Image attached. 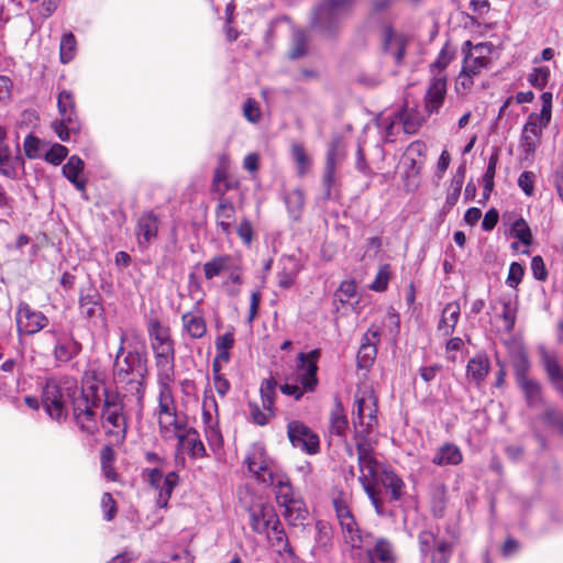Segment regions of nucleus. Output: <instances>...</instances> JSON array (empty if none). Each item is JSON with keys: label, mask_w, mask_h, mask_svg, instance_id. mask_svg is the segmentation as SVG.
<instances>
[{"label": "nucleus", "mask_w": 563, "mask_h": 563, "mask_svg": "<svg viewBox=\"0 0 563 563\" xmlns=\"http://www.w3.org/2000/svg\"><path fill=\"white\" fill-rule=\"evenodd\" d=\"M124 340L125 335L123 334L114 361L113 375L119 384L130 386L137 406L142 409L146 389L147 360L136 350L124 352Z\"/></svg>", "instance_id": "f257e3e1"}, {"label": "nucleus", "mask_w": 563, "mask_h": 563, "mask_svg": "<svg viewBox=\"0 0 563 563\" xmlns=\"http://www.w3.org/2000/svg\"><path fill=\"white\" fill-rule=\"evenodd\" d=\"M77 394V380L69 376L49 378L42 390V405L47 416L63 423L67 420L69 411L67 400L71 404Z\"/></svg>", "instance_id": "f03ea898"}, {"label": "nucleus", "mask_w": 563, "mask_h": 563, "mask_svg": "<svg viewBox=\"0 0 563 563\" xmlns=\"http://www.w3.org/2000/svg\"><path fill=\"white\" fill-rule=\"evenodd\" d=\"M361 476L358 481L378 515L383 514V501L376 489L374 477L377 473V461L367 434H354Z\"/></svg>", "instance_id": "7ed1b4c3"}, {"label": "nucleus", "mask_w": 563, "mask_h": 563, "mask_svg": "<svg viewBox=\"0 0 563 563\" xmlns=\"http://www.w3.org/2000/svg\"><path fill=\"white\" fill-rule=\"evenodd\" d=\"M157 382V422L163 438L172 439V433L185 428V422L178 418L177 405L173 386L175 380Z\"/></svg>", "instance_id": "20e7f679"}, {"label": "nucleus", "mask_w": 563, "mask_h": 563, "mask_svg": "<svg viewBox=\"0 0 563 563\" xmlns=\"http://www.w3.org/2000/svg\"><path fill=\"white\" fill-rule=\"evenodd\" d=\"M58 118L52 123L53 131L63 142H68L71 135L81 131L76 98L73 91L63 89L57 96Z\"/></svg>", "instance_id": "39448f33"}, {"label": "nucleus", "mask_w": 563, "mask_h": 563, "mask_svg": "<svg viewBox=\"0 0 563 563\" xmlns=\"http://www.w3.org/2000/svg\"><path fill=\"white\" fill-rule=\"evenodd\" d=\"M552 93L545 91L541 95L542 108L540 113H530L522 128L520 145L527 155L534 154L540 144L542 130L547 128L552 118Z\"/></svg>", "instance_id": "423d86ee"}, {"label": "nucleus", "mask_w": 563, "mask_h": 563, "mask_svg": "<svg viewBox=\"0 0 563 563\" xmlns=\"http://www.w3.org/2000/svg\"><path fill=\"white\" fill-rule=\"evenodd\" d=\"M378 398L372 388L355 395L356 413L353 417L355 434L369 435L378 426Z\"/></svg>", "instance_id": "0eeeda50"}, {"label": "nucleus", "mask_w": 563, "mask_h": 563, "mask_svg": "<svg viewBox=\"0 0 563 563\" xmlns=\"http://www.w3.org/2000/svg\"><path fill=\"white\" fill-rule=\"evenodd\" d=\"M101 405L76 396L70 404V419L81 434L95 437L99 432L98 409Z\"/></svg>", "instance_id": "6e6552de"}, {"label": "nucleus", "mask_w": 563, "mask_h": 563, "mask_svg": "<svg viewBox=\"0 0 563 563\" xmlns=\"http://www.w3.org/2000/svg\"><path fill=\"white\" fill-rule=\"evenodd\" d=\"M100 418L107 433L121 437V439L125 438L126 420L123 413V404L118 394L104 390Z\"/></svg>", "instance_id": "1a4fd4ad"}, {"label": "nucleus", "mask_w": 563, "mask_h": 563, "mask_svg": "<svg viewBox=\"0 0 563 563\" xmlns=\"http://www.w3.org/2000/svg\"><path fill=\"white\" fill-rule=\"evenodd\" d=\"M320 358V351L318 349L309 353L300 352L297 355L296 374L297 382L303 386L309 393L316 391L319 385L318 378V361Z\"/></svg>", "instance_id": "9d476101"}, {"label": "nucleus", "mask_w": 563, "mask_h": 563, "mask_svg": "<svg viewBox=\"0 0 563 563\" xmlns=\"http://www.w3.org/2000/svg\"><path fill=\"white\" fill-rule=\"evenodd\" d=\"M287 437L291 445L300 451L312 455L320 451L318 434L307 424L299 420H291L287 424Z\"/></svg>", "instance_id": "9b49d317"}, {"label": "nucleus", "mask_w": 563, "mask_h": 563, "mask_svg": "<svg viewBox=\"0 0 563 563\" xmlns=\"http://www.w3.org/2000/svg\"><path fill=\"white\" fill-rule=\"evenodd\" d=\"M380 44L383 53L389 55L396 66L402 65L408 46V37L405 34L396 32L390 24H384Z\"/></svg>", "instance_id": "f8f14e48"}, {"label": "nucleus", "mask_w": 563, "mask_h": 563, "mask_svg": "<svg viewBox=\"0 0 563 563\" xmlns=\"http://www.w3.org/2000/svg\"><path fill=\"white\" fill-rule=\"evenodd\" d=\"M354 0H325L319 7V23L323 33L333 36L338 33V25L333 22L347 13Z\"/></svg>", "instance_id": "ddd939ff"}, {"label": "nucleus", "mask_w": 563, "mask_h": 563, "mask_svg": "<svg viewBox=\"0 0 563 563\" xmlns=\"http://www.w3.org/2000/svg\"><path fill=\"white\" fill-rule=\"evenodd\" d=\"M16 329L20 334L32 335L44 329L48 322L46 316L34 310L29 303L20 302L15 314Z\"/></svg>", "instance_id": "4468645a"}, {"label": "nucleus", "mask_w": 563, "mask_h": 563, "mask_svg": "<svg viewBox=\"0 0 563 563\" xmlns=\"http://www.w3.org/2000/svg\"><path fill=\"white\" fill-rule=\"evenodd\" d=\"M157 380H175V342L152 346Z\"/></svg>", "instance_id": "2eb2a0df"}, {"label": "nucleus", "mask_w": 563, "mask_h": 563, "mask_svg": "<svg viewBox=\"0 0 563 563\" xmlns=\"http://www.w3.org/2000/svg\"><path fill=\"white\" fill-rule=\"evenodd\" d=\"M448 91V76H431L423 96V110L430 117L439 113Z\"/></svg>", "instance_id": "dca6fc26"}, {"label": "nucleus", "mask_w": 563, "mask_h": 563, "mask_svg": "<svg viewBox=\"0 0 563 563\" xmlns=\"http://www.w3.org/2000/svg\"><path fill=\"white\" fill-rule=\"evenodd\" d=\"M494 45L490 42L478 43L475 45V53L477 55H471L463 58L462 69L460 75L473 78L481 74L483 69L490 66L492 59L489 55L493 53Z\"/></svg>", "instance_id": "f3484780"}, {"label": "nucleus", "mask_w": 563, "mask_h": 563, "mask_svg": "<svg viewBox=\"0 0 563 563\" xmlns=\"http://www.w3.org/2000/svg\"><path fill=\"white\" fill-rule=\"evenodd\" d=\"M159 229V219L154 211H144L140 214L135 224V235L142 249H146L156 240Z\"/></svg>", "instance_id": "a211bd4d"}, {"label": "nucleus", "mask_w": 563, "mask_h": 563, "mask_svg": "<svg viewBox=\"0 0 563 563\" xmlns=\"http://www.w3.org/2000/svg\"><path fill=\"white\" fill-rule=\"evenodd\" d=\"M380 340V330L372 325L364 333L357 352V365L360 368L369 367L377 354V344Z\"/></svg>", "instance_id": "6ab92c4d"}, {"label": "nucleus", "mask_w": 563, "mask_h": 563, "mask_svg": "<svg viewBox=\"0 0 563 563\" xmlns=\"http://www.w3.org/2000/svg\"><path fill=\"white\" fill-rule=\"evenodd\" d=\"M172 438H176L178 440V444L186 448L187 453L190 459H200L207 455L205 444L200 440L198 431L189 427L183 430H177L172 433Z\"/></svg>", "instance_id": "aec40b11"}, {"label": "nucleus", "mask_w": 563, "mask_h": 563, "mask_svg": "<svg viewBox=\"0 0 563 563\" xmlns=\"http://www.w3.org/2000/svg\"><path fill=\"white\" fill-rule=\"evenodd\" d=\"M235 217L236 210L231 199H217L214 208L216 225L224 236L231 235Z\"/></svg>", "instance_id": "412c9836"}, {"label": "nucleus", "mask_w": 563, "mask_h": 563, "mask_svg": "<svg viewBox=\"0 0 563 563\" xmlns=\"http://www.w3.org/2000/svg\"><path fill=\"white\" fill-rule=\"evenodd\" d=\"M82 350V345L71 334L59 335L56 339L53 354L58 363H68Z\"/></svg>", "instance_id": "4be33fe9"}, {"label": "nucleus", "mask_w": 563, "mask_h": 563, "mask_svg": "<svg viewBox=\"0 0 563 563\" xmlns=\"http://www.w3.org/2000/svg\"><path fill=\"white\" fill-rule=\"evenodd\" d=\"M79 308L88 319L100 317L103 313L102 297L95 287L89 286L81 289Z\"/></svg>", "instance_id": "5701e85b"}, {"label": "nucleus", "mask_w": 563, "mask_h": 563, "mask_svg": "<svg viewBox=\"0 0 563 563\" xmlns=\"http://www.w3.org/2000/svg\"><path fill=\"white\" fill-rule=\"evenodd\" d=\"M271 522L272 525L269 526V529L267 530V532H264V534H266L267 537L269 544L273 548H276L279 553L284 552L289 555H294L295 551L289 543L288 537L286 534V531L282 525L279 517L271 516Z\"/></svg>", "instance_id": "b1692460"}, {"label": "nucleus", "mask_w": 563, "mask_h": 563, "mask_svg": "<svg viewBox=\"0 0 563 563\" xmlns=\"http://www.w3.org/2000/svg\"><path fill=\"white\" fill-rule=\"evenodd\" d=\"M490 371V361L485 353H478L468 360L466 377L477 387L482 386Z\"/></svg>", "instance_id": "393cba45"}, {"label": "nucleus", "mask_w": 563, "mask_h": 563, "mask_svg": "<svg viewBox=\"0 0 563 563\" xmlns=\"http://www.w3.org/2000/svg\"><path fill=\"white\" fill-rule=\"evenodd\" d=\"M250 516V527L253 532L257 534H264L269 529L272 525L271 520L268 521V516L278 517L276 510L273 506L269 505H260L257 507L251 508L249 510Z\"/></svg>", "instance_id": "a878e982"}, {"label": "nucleus", "mask_w": 563, "mask_h": 563, "mask_svg": "<svg viewBox=\"0 0 563 563\" xmlns=\"http://www.w3.org/2000/svg\"><path fill=\"white\" fill-rule=\"evenodd\" d=\"M183 331L194 340L207 334V321L201 311H188L181 316Z\"/></svg>", "instance_id": "bb28decb"}, {"label": "nucleus", "mask_w": 563, "mask_h": 563, "mask_svg": "<svg viewBox=\"0 0 563 563\" xmlns=\"http://www.w3.org/2000/svg\"><path fill=\"white\" fill-rule=\"evenodd\" d=\"M284 508L283 517L289 526L299 527L303 526L308 518V508L302 497L299 496L296 499L280 506Z\"/></svg>", "instance_id": "cd10ccee"}, {"label": "nucleus", "mask_w": 563, "mask_h": 563, "mask_svg": "<svg viewBox=\"0 0 563 563\" xmlns=\"http://www.w3.org/2000/svg\"><path fill=\"white\" fill-rule=\"evenodd\" d=\"M461 314V307L457 301H452L445 305L442 310L441 318L437 325V331L443 336L451 335L459 322Z\"/></svg>", "instance_id": "c85d7f7f"}, {"label": "nucleus", "mask_w": 563, "mask_h": 563, "mask_svg": "<svg viewBox=\"0 0 563 563\" xmlns=\"http://www.w3.org/2000/svg\"><path fill=\"white\" fill-rule=\"evenodd\" d=\"M347 428L349 420L345 409L341 399L336 396L334 397L333 408L331 409L329 416V431L331 434L345 437Z\"/></svg>", "instance_id": "c756f323"}, {"label": "nucleus", "mask_w": 563, "mask_h": 563, "mask_svg": "<svg viewBox=\"0 0 563 563\" xmlns=\"http://www.w3.org/2000/svg\"><path fill=\"white\" fill-rule=\"evenodd\" d=\"M84 168L85 163L77 155H71L67 163L62 167V174L75 186L77 190L80 191L86 189V180L80 178Z\"/></svg>", "instance_id": "7c9ffc66"}, {"label": "nucleus", "mask_w": 563, "mask_h": 563, "mask_svg": "<svg viewBox=\"0 0 563 563\" xmlns=\"http://www.w3.org/2000/svg\"><path fill=\"white\" fill-rule=\"evenodd\" d=\"M542 364L553 388L563 397V369L558 358L550 354L542 356Z\"/></svg>", "instance_id": "2f4dec72"}, {"label": "nucleus", "mask_w": 563, "mask_h": 563, "mask_svg": "<svg viewBox=\"0 0 563 563\" xmlns=\"http://www.w3.org/2000/svg\"><path fill=\"white\" fill-rule=\"evenodd\" d=\"M456 49L454 46L448 41L442 46L435 60L430 64L429 71L433 77L448 76L445 73L446 67L455 58Z\"/></svg>", "instance_id": "473e14b6"}, {"label": "nucleus", "mask_w": 563, "mask_h": 563, "mask_svg": "<svg viewBox=\"0 0 563 563\" xmlns=\"http://www.w3.org/2000/svg\"><path fill=\"white\" fill-rule=\"evenodd\" d=\"M234 256L231 254H218L203 264V274L207 280H211L231 268Z\"/></svg>", "instance_id": "72a5a7b5"}, {"label": "nucleus", "mask_w": 563, "mask_h": 563, "mask_svg": "<svg viewBox=\"0 0 563 563\" xmlns=\"http://www.w3.org/2000/svg\"><path fill=\"white\" fill-rule=\"evenodd\" d=\"M146 329L151 342V347L174 341L172 338L170 328L168 325H164L158 318L148 319Z\"/></svg>", "instance_id": "f704fd0d"}, {"label": "nucleus", "mask_w": 563, "mask_h": 563, "mask_svg": "<svg viewBox=\"0 0 563 563\" xmlns=\"http://www.w3.org/2000/svg\"><path fill=\"white\" fill-rule=\"evenodd\" d=\"M463 461V454L457 445L445 443L440 446L432 460L435 465H459Z\"/></svg>", "instance_id": "c9c22d12"}, {"label": "nucleus", "mask_w": 563, "mask_h": 563, "mask_svg": "<svg viewBox=\"0 0 563 563\" xmlns=\"http://www.w3.org/2000/svg\"><path fill=\"white\" fill-rule=\"evenodd\" d=\"M336 519L353 514L352 496L341 487H333L330 494Z\"/></svg>", "instance_id": "e433bc0d"}, {"label": "nucleus", "mask_w": 563, "mask_h": 563, "mask_svg": "<svg viewBox=\"0 0 563 563\" xmlns=\"http://www.w3.org/2000/svg\"><path fill=\"white\" fill-rule=\"evenodd\" d=\"M345 541L353 548L361 547L362 536L356 519L353 514L338 519Z\"/></svg>", "instance_id": "4c0bfd02"}, {"label": "nucleus", "mask_w": 563, "mask_h": 563, "mask_svg": "<svg viewBox=\"0 0 563 563\" xmlns=\"http://www.w3.org/2000/svg\"><path fill=\"white\" fill-rule=\"evenodd\" d=\"M382 484L390 492V500L398 501L404 496L405 482L394 471L383 472Z\"/></svg>", "instance_id": "58836bf2"}, {"label": "nucleus", "mask_w": 563, "mask_h": 563, "mask_svg": "<svg viewBox=\"0 0 563 563\" xmlns=\"http://www.w3.org/2000/svg\"><path fill=\"white\" fill-rule=\"evenodd\" d=\"M115 452L111 445H104L100 451L101 471L109 482H118L119 474L114 467Z\"/></svg>", "instance_id": "ea45409f"}, {"label": "nucleus", "mask_w": 563, "mask_h": 563, "mask_svg": "<svg viewBox=\"0 0 563 563\" xmlns=\"http://www.w3.org/2000/svg\"><path fill=\"white\" fill-rule=\"evenodd\" d=\"M277 383L273 377L265 378L262 380L260 386V395L262 407L266 411L276 412L275 400Z\"/></svg>", "instance_id": "a19ab883"}, {"label": "nucleus", "mask_w": 563, "mask_h": 563, "mask_svg": "<svg viewBox=\"0 0 563 563\" xmlns=\"http://www.w3.org/2000/svg\"><path fill=\"white\" fill-rule=\"evenodd\" d=\"M179 483V475L176 472H169L165 475L164 481L158 490V497L156 500V505L159 508H166L168 506V501L172 497L174 488Z\"/></svg>", "instance_id": "79ce46f5"}, {"label": "nucleus", "mask_w": 563, "mask_h": 563, "mask_svg": "<svg viewBox=\"0 0 563 563\" xmlns=\"http://www.w3.org/2000/svg\"><path fill=\"white\" fill-rule=\"evenodd\" d=\"M285 203L290 217L294 220H298L301 217L305 207L303 191L299 188L288 191L285 196Z\"/></svg>", "instance_id": "37998d69"}, {"label": "nucleus", "mask_w": 563, "mask_h": 563, "mask_svg": "<svg viewBox=\"0 0 563 563\" xmlns=\"http://www.w3.org/2000/svg\"><path fill=\"white\" fill-rule=\"evenodd\" d=\"M372 559L382 563H395L394 548L390 541L380 538L376 541L374 548L368 551Z\"/></svg>", "instance_id": "c03bdc74"}, {"label": "nucleus", "mask_w": 563, "mask_h": 563, "mask_svg": "<svg viewBox=\"0 0 563 563\" xmlns=\"http://www.w3.org/2000/svg\"><path fill=\"white\" fill-rule=\"evenodd\" d=\"M77 54V40L71 32H65L59 43V59L63 64L71 62Z\"/></svg>", "instance_id": "a18cd8bd"}, {"label": "nucleus", "mask_w": 563, "mask_h": 563, "mask_svg": "<svg viewBox=\"0 0 563 563\" xmlns=\"http://www.w3.org/2000/svg\"><path fill=\"white\" fill-rule=\"evenodd\" d=\"M316 528V544L323 552H328L332 548V527L328 521L318 520Z\"/></svg>", "instance_id": "49530a36"}, {"label": "nucleus", "mask_w": 563, "mask_h": 563, "mask_svg": "<svg viewBox=\"0 0 563 563\" xmlns=\"http://www.w3.org/2000/svg\"><path fill=\"white\" fill-rule=\"evenodd\" d=\"M397 117L401 121L406 134H416L423 124V118L418 112L408 111L406 108Z\"/></svg>", "instance_id": "de8ad7c7"}, {"label": "nucleus", "mask_w": 563, "mask_h": 563, "mask_svg": "<svg viewBox=\"0 0 563 563\" xmlns=\"http://www.w3.org/2000/svg\"><path fill=\"white\" fill-rule=\"evenodd\" d=\"M290 151L291 156L297 166V174L300 177L305 176L308 173L311 165V158L307 154L305 145L301 143H292Z\"/></svg>", "instance_id": "09e8293b"}, {"label": "nucleus", "mask_w": 563, "mask_h": 563, "mask_svg": "<svg viewBox=\"0 0 563 563\" xmlns=\"http://www.w3.org/2000/svg\"><path fill=\"white\" fill-rule=\"evenodd\" d=\"M274 494L278 507L299 497V495L295 493L289 476H286L283 481H278L277 486L274 488Z\"/></svg>", "instance_id": "8fccbe9b"}, {"label": "nucleus", "mask_w": 563, "mask_h": 563, "mask_svg": "<svg viewBox=\"0 0 563 563\" xmlns=\"http://www.w3.org/2000/svg\"><path fill=\"white\" fill-rule=\"evenodd\" d=\"M308 54V36L305 31L297 30L294 32L291 47L288 52L289 59H298Z\"/></svg>", "instance_id": "3c124183"}, {"label": "nucleus", "mask_w": 563, "mask_h": 563, "mask_svg": "<svg viewBox=\"0 0 563 563\" xmlns=\"http://www.w3.org/2000/svg\"><path fill=\"white\" fill-rule=\"evenodd\" d=\"M510 235L519 240L526 246H530L533 242L531 229L528 222L521 217L511 223Z\"/></svg>", "instance_id": "603ef678"}, {"label": "nucleus", "mask_w": 563, "mask_h": 563, "mask_svg": "<svg viewBox=\"0 0 563 563\" xmlns=\"http://www.w3.org/2000/svg\"><path fill=\"white\" fill-rule=\"evenodd\" d=\"M202 422L203 427L214 426L219 423V409L216 398L205 396L202 400Z\"/></svg>", "instance_id": "864d4df0"}, {"label": "nucleus", "mask_w": 563, "mask_h": 563, "mask_svg": "<svg viewBox=\"0 0 563 563\" xmlns=\"http://www.w3.org/2000/svg\"><path fill=\"white\" fill-rule=\"evenodd\" d=\"M235 339L233 331H228L216 338L214 346L219 358L228 363L231 358L230 350L234 346Z\"/></svg>", "instance_id": "5fc2aeb1"}, {"label": "nucleus", "mask_w": 563, "mask_h": 563, "mask_svg": "<svg viewBox=\"0 0 563 563\" xmlns=\"http://www.w3.org/2000/svg\"><path fill=\"white\" fill-rule=\"evenodd\" d=\"M104 390H108V388L104 386V383L98 385H88L86 387H81L79 391L77 390L76 397L101 405L104 399Z\"/></svg>", "instance_id": "6e6d98bb"}, {"label": "nucleus", "mask_w": 563, "mask_h": 563, "mask_svg": "<svg viewBox=\"0 0 563 563\" xmlns=\"http://www.w3.org/2000/svg\"><path fill=\"white\" fill-rule=\"evenodd\" d=\"M518 386L523 391L528 406H536L542 401L541 386L537 380H523Z\"/></svg>", "instance_id": "4d7b16f0"}, {"label": "nucleus", "mask_w": 563, "mask_h": 563, "mask_svg": "<svg viewBox=\"0 0 563 563\" xmlns=\"http://www.w3.org/2000/svg\"><path fill=\"white\" fill-rule=\"evenodd\" d=\"M356 283L354 279L341 282L339 288L334 291V302H340L342 306L350 302L356 296Z\"/></svg>", "instance_id": "13d9d810"}, {"label": "nucleus", "mask_w": 563, "mask_h": 563, "mask_svg": "<svg viewBox=\"0 0 563 563\" xmlns=\"http://www.w3.org/2000/svg\"><path fill=\"white\" fill-rule=\"evenodd\" d=\"M430 554L431 563H449L453 554V543L440 540Z\"/></svg>", "instance_id": "bf43d9fd"}, {"label": "nucleus", "mask_w": 563, "mask_h": 563, "mask_svg": "<svg viewBox=\"0 0 563 563\" xmlns=\"http://www.w3.org/2000/svg\"><path fill=\"white\" fill-rule=\"evenodd\" d=\"M391 278V268L389 264H383L379 266L373 283L369 285V289L374 291H385L388 287Z\"/></svg>", "instance_id": "052dcab7"}, {"label": "nucleus", "mask_w": 563, "mask_h": 563, "mask_svg": "<svg viewBox=\"0 0 563 563\" xmlns=\"http://www.w3.org/2000/svg\"><path fill=\"white\" fill-rule=\"evenodd\" d=\"M251 421L260 427L268 424L272 418L276 416V412L262 410L260 405L255 401L247 402Z\"/></svg>", "instance_id": "680f3d73"}, {"label": "nucleus", "mask_w": 563, "mask_h": 563, "mask_svg": "<svg viewBox=\"0 0 563 563\" xmlns=\"http://www.w3.org/2000/svg\"><path fill=\"white\" fill-rule=\"evenodd\" d=\"M271 462V459L263 449L254 450L245 456V463L251 473L261 467H266V464Z\"/></svg>", "instance_id": "e2e57ef3"}, {"label": "nucleus", "mask_w": 563, "mask_h": 563, "mask_svg": "<svg viewBox=\"0 0 563 563\" xmlns=\"http://www.w3.org/2000/svg\"><path fill=\"white\" fill-rule=\"evenodd\" d=\"M500 301L503 305L500 318L504 322V329L507 332H511L516 324L517 308L512 306L510 299L503 298Z\"/></svg>", "instance_id": "0e129e2a"}, {"label": "nucleus", "mask_w": 563, "mask_h": 563, "mask_svg": "<svg viewBox=\"0 0 563 563\" xmlns=\"http://www.w3.org/2000/svg\"><path fill=\"white\" fill-rule=\"evenodd\" d=\"M440 540H438L437 536L429 530H422L418 534V545L421 554L423 556H428L437 543H439Z\"/></svg>", "instance_id": "69168bd1"}, {"label": "nucleus", "mask_w": 563, "mask_h": 563, "mask_svg": "<svg viewBox=\"0 0 563 563\" xmlns=\"http://www.w3.org/2000/svg\"><path fill=\"white\" fill-rule=\"evenodd\" d=\"M243 117L250 123L256 124L262 119L260 103L254 98H247L243 104Z\"/></svg>", "instance_id": "338daca9"}, {"label": "nucleus", "mask_w": 563, "mask_h": 563, "mask_svg": "<svg viewBox=\"0 0 563 563\" xmlns=\"http://www.w3.org/2000/svg\"><path fill=\"white\" fill-rule=\"evenodd\" d=\"M542 419L547 424L556 428L563 435V413L560 410L553 407L548 408L542 415Z\"/></svg>", "instance_id": "774afa93"}]
</instances>
